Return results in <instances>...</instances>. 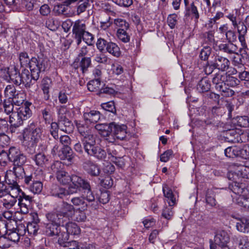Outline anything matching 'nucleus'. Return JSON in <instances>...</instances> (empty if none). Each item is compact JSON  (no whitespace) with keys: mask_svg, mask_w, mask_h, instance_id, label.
<instances>
[{"mask_svg":"<svg viewBox=\"0 0 249 249\" xmlns=\"http://www.w3.org/2000/svg\"><path fill=\"white\" fill-rule=\"evenodd\" d=\"M32 159L36 165L41 167H42L48 161L47 157L42 153H39L35 155Z\"/></svg>","mask_w":249,"mask_h":249,"instance_id":"nucleus-39","label":"nucleus"},{"mask_svg":"<svg viewBox=\"0 0 249 249\" xmlns=\"http://www.w3.org/2000/svg\"><path fill=\"white\" fill-rule=\"evenodd\" d=\"M185 15L191 16L192 18H195V21H197L199 18V14L197 8L196 6L195 5L194 2H192L189 6L187 7Z\"/></svg>","mask_w":249,"mask_h":249,"instance_id":"nucleus-33","label":"nucleus"},{"mask_svg":"<svg viewBox=\"0 0 249 249\" xmlns=\"http://www.w3.org/2000/svg\"><path fill=\"white\" fill-rule=\"evenodd\" d=\"M9 123L11 124L9 130L11 133H15L19 126L22 125L23 120L17 111H15L9 116Z\"/></svg>","mask_w":249,"mask_h":249,"instance_id":"nucleus-12","label":"nucleus"},{"mask_svg":"<svg viewBox=\"0 0 249 249\" xmlns=\"http://www.w3.org/2000/svg\"><path fill=\"white\" fill-rule=\"evenodd\" d=\"M6 236L5 233L0 236V248L1 249L8 248L11 246V242Z\"/></svg>","mask_w":249,"mask_h":249,"instance_id":"nucleus-59","label":"nucleus"},{"mask_svg":"<svg viewBox=\"0 0 249 249\" xmlns=\"http://www.w3.org/2000/svg\"><path fill=\"white\" fill-rule=\"evenodd\" d=\"M76 61L74 62V67L77 65V68H79L83 73L86 72L91 65V58L89 57H82L79 62V65Z\"/></svg>","mask_w":249,"mask_h":249,"instance_id":"nucleus-31","label":"nucleus"},{"mask_svg":"<svg viewBox=\"0 0 249 249\" xmlns=\"http://www.w3.org/2000/svg\"><path fill=\"white\" fill-rule=\"evenodd\" d=\"M83 167L91 176L97 177L100 174V169L98 165L90 160H86L83 163Z\"/></svg>","mask_w":249,"mask_h":249,"instance_id":"nucleus-15","label":"nucleus"},{"mask_svg":"<svg viewBox=\"0 0 249 249\" xmlns=\"http://www.w3.org/2000/svg\"><path fill=\"white\" fill-rule=\"evenodd\" d=\"M101 81L99 78L90 80L87 85L88 89L92 92H97L100 90Z\"/></svg>","mask_w":249,"mask_h":249,"instance_id":"nucleus-40","label":"nucleus"},{"mask_svg":"<svg viewBox=\"0 0 249 249\" xmlns=\"http://www.w3.org/2000/svg\"><path fill=\"white\" fill-rule=\"evenodd\" d=\"M14 104L10 98L5 99L3 101L2 105L4 112L7 115H10L14 112Z\"/></svg>","mask_w":249,"mask_h":249,"instance_id":"nucleus-42","label":"nucleus"},{"mask_svg":"<svg viewBox=\"0 0 249 249\" xmlns=\"http://www.w3.org/2000/svg\"><path fill=\"white\" fill-rule=\"evenodd\" d=\"M111 132L116 139L120 140H124L126 134L127 127L125 125H119L113 122L111 123Z\"/></svg>","mask_w":249,"mask_h":249,"instance_id":"nucleus-13","label":"nucleus"},{"mask_svg":"<svg viewBox=\"0 0 249 249\" xmlns=\"http://www.w3.org/2000/svg\"><path fill=\"white\" fill-rule=\"evenodd\" d=\"M246 218H243L241 220H240L236 223V228L237 230L241 232H248L249 230L247 228L246 225Z\"/></svg>","mask_w":249,"mask_h":249,"instance_id":"nucleus-57","label":"nucleus"},{"mask_svg":"<svg viewBox=\"0 0 249 249\" xmlns=\"http://www.w3.org/2000/svg\"><path fill=\"white\" fill-rule=\"evenodd\" d=\"M12 170H9L6 172L5 181L8 184L9 188L12 190H15L19 192L20 188L18 185L17 180L22 179L27 176L25 174L23 165H13Z\"/></svg>","mask_w":249,"mask_h":249,"instance_id":"nucleus-4","label":"nucleus"},{"mask_svg":"<svg viewBox=\"0 0 249 249\" xmlns=\"http://www.w3.org/2000/svg\"><path fill=\"white\" fill-rule=\"evenodd\" d=\"M232 63L235 66L240 68L241 71L245 69V67L242 64V57L238 53H236L232 58Z\"/></svg>","mask_w":249,"mask_h":249,"instance_id":"nucleus-58","label":"nucleus"},{"mask_svg":"<svg viewBox=\"0 0 249 249\" xmlns=\"http://www.w3.org/2000/svg\"><path fill=\"white\" fill-rule=\"evenodd\" d=\"M31 105V103L26 101L24 106L18 108L17 111L23 121L29 118L32 115V111L29 107V105Z\"/></svg>","mask_w":249,"mask_h":249,"instance_id":"nucleus-23","label":"nucleus"},{"mask_svg":"<svg viewBox=\"0 0 249 249\" xmlns=\"http://www.w3.org/2000/svg\"><path fill=\"white\" fill-rule=\"evenodd\" d=\"M18 91L16 90V88L13 85H9L7 86L4 90V94L8 98H11L14 96Z\"/></svg>","mask_w":249,"mask_h":249,"instance_id":"nucleus-56","label":"nucleus"},{"mask_svg":"<svg viewBox=\"0 0 249 249\" xmlns=\"http://www.w3.org/2000/svg\"><path fill=\"white\" fill-rule=\"evenodd\" d=\"M8 158L13 163V165H23L27 159L26 156L18 148L15 147L9 148Z\"/></svg>","mask_w":249,"mask_h":249,"instance_id":"nucleus-7","label":"nucleus"},{"mask_svg":"<svg viewBox=\"0 0 249 249\" xmlns=\"http://www.w3.org/2000/svg\"><path fill=\"white\" fill-rule=\"evenodd\" d=\"M178 16L176 14H170L167 18L168 25L171 29H174L177 23Z\"/></svg>","mask_w":249,"mask_h":249,"instance_id":"nucleus-61","label":"nucleus"},{"mask_svg":"<svg viewBox=\"0 0 249 249\" xmlns=\"http://www.w3.org/2000/svg\"><path fill=\"white\" fill-rule=\"evenodd\" d=\"M19 60L20 62V64L21 67H26L29 66V68L30 69L31 62H32L33 59H35L36 60L38 64L37 66H40V64H42V62L43 63L45 66L48 67V62L46 60L43 59L42 58H38L37 59L36 57H32L31 59H30L28 56V53L26 52H21L19 54Z\"/></svg>","mask_w":249,"mask_h":249,"instance_id":"nucleus-10","label":"nucleus"},{"mask_svg":"<svg viewBox=\"0 0 249 249\" xmlns=\"http://www.w3.org/2000/svg\"><path fill=\"white\" fill-rule=\"evenodd\" d=\"M117 35L118 38L124 43L128 42L130 40V36L126 32V30H118Z\"/></svg>","mask_w":249,"mask_h":249,"instance_id":"nucleus-53","label":"nucleus"},{"mask_svg":"<svg viewBox=\"0 0 249 249\" xmlns=\"http://www.w3.org/2000/svg\"><path fill=\"white\" fill-rule=\"evenodd\" d=\"M111 123L98 124L95 126V128L102 136L107 137L111 132Z\"/></svg>","mask_w":249,"mask_h":249,"instance_id":"nucleus-24","label":"nucleus"},{"mask_svg":"<svg viewBox=\"0 0 249 249\" xmlns=\"http://www.w3.org/2000/svg\"><path fill=\"white\" fill-rule=\"evenodd\" d=\"M14 104L20 106L23 104L25 100V94L23 92H17L16 94L11 98Z\"/></svg>","mask_w":249,"mask_h":249,"instance_id":"nucleus-48","label":"nucleus"},{"mask_svg":"<svg viewBox=\"0 0 249 249\" xmlns=\"http://www.w3.org/2000/svg\"><path fill=\"white\" fill-rule=\"evenodd\" d=\"M46 217L48 221V223L61 225L63 223V218L59 214L55 209L54 212H51L46 214Z\"/></svg>","mask_w":249,"mask_h":249,"instance_id":"nucleus-22","label":"nucleus"},{"mask_svg":"<svg viewBox=\"0 0 249 249\" xmlns=\"http://www.w3.org/2000/svg\"><path fill=\"white\" fill-rule=\"evenodd\" d=\"M162 191L165 197L167 198V201L170 206H173L175 204L176 199L173 194L172 190L165 185L162 187Z\"/></svg>","mask_w":249,"mask_h":249,"instance_id":"nucleus-34","label":"nucleus"},{"mask_svg":"<svg viewBox=\"0 0 249 249\" xmlns=\"http://www.w3.org/2000/svg\"><path fill=\"white\" fill-rule=\"evenodd\" d=\"M229 188L234 194L231 195L233 201L249 209V197L248 196L249 191L245 184L235 182L230 185Z\"/></svg>","mask_w":249,"mask_h":249,"instance_id":"nucleus-2","label":"nucleus"},{"mask_svg":"<svg viewBox=\"0 0 249 249\" xmlns=\"http://www.w3.org/2000/svg\"><path fill=\"white\" fill-rule=\"evenodd\" d=\"M225 155L226 157L233 158L240 155L242 156L241 149H239L236 146L229 147L225 150Z\"/></svg>","mask_w":249,"mask_h":249,"instance_id":"nucleus-35","label":"nucleus"},{"mask_svg":"<svg viewBox=\"0 0 249 249\" xmlns=\"http://www.w3.org/2000/svg\"><path fill=\"white\" fill-rule=\"evenodd\" d=\"M226 74H216L213 79V82L215 85L216 89H222V87L226 85L225 82Z\"/></svg>","mask_w":249,"mask_h":249,"instance_id":"nucleus-30","label":"nucleus"},{"mask_svg":"<svg viewBox=\"0 0 249 249\" xmlns=\"http://www.w3.org/2000/svg\"><path fill=\"white\" fill-rule=\"evenodd\" d=\"M82 140L84 150L96 144V137L89 131L83 137Z\"/></svg>","mask_w":249,"mask_h":249,"instance_id":"nucleus-25","label":"nucleus"},{"mask_svg":"<svg viewBox=\"0 0 249 249\" xmlns=\"http://www.w3.org/2000/svg\"><path fill=\"white\" fill-rule=\"evenodd\" d=\"M89 4V0H80L78 2L76 13L78 15L85 11Z\"/></svg>","mask_w":249,"mask_h":249,"instance_id":"nucleus-51","label":"nucleus"},{"mask_svg":"<svg viewBox=\"0 0 249 249\" xmlns=\"http://www.w3.org/2000/svg\"><path fill=\"white\" fill-rule=\"evenodd\" d=\"M64 165L59 161H55L52 164L50 169L53 173H55L56 176L59 172L64 170Z\"/></svg>","mask_w":249,"mask_h":249,"instance_id":"nucleus-47","label":"nucleus"},{"mask_svg":"<svg viewBox=\"0 0 249 249\" xmlns=\"http://www.w3.org/2000/svg\"><path fill=\"white\" fill-rule=\"evenodd\" d=\"M42 133V128L38 125L37 122L30 121L23 131V141L29 142V144L34 145L41 139Z\"/></svg>","mask_w":249,"mask_h":249,"instance_id":"nucleus-3","label":"nucleus"},{"mask_svg":"<svg viewBox=\"0 0 249 249\" xmlns=\"http://www.w3.org/2000/svg\"><path fill=\"white\" fill-rule=\"evenodd\" d=\"M83 117L87 124L96 123L100 119L101 114L99 111L92 110L85 112Z\"/></svg>","mask_w":249,"mask_h":249,"instance_id":"nucleus-19","label":"nucleus"},{"mask_svg":"<svg viewBox=\"0 0 249 249\" xmlns=\"http://www.w3.org/2000/svg\"><path fill=\"white\" fill-rule=\"evenodd\" d=\"M45 232L48 236H54L60 232V225L52 223H47L45 224Z\"/></svg>","mask_w":249,"mask_h":249,"instance_id":"nucleus-21","label":"nucleus"},{"mask_svg":"<svg viewBox=\"0 0 249 249\" xmlns=\"http://www.w3.org/2000/svg\"><path fill=\"white\" fill-rule=\"evenodd\" d=\"M210 81L207 78L201 79L197 86V89L200 92H207L210 89Z\"/></svg>","mask_w":249,"mask_h":249,"instance_id":"nucleus-38","label":"nucleus"},{"mask_svg":"<svg viewBox=\"0 0 249 249\" xmlns=\"http://www.w3.org/2000/svg\"><path fill=\"white\" fill-rule=\"evenodd\" d=\"M106 51L113 56L118 57L121 55L120 48L115 43L108 42L106 48Z\"/></svg>","mask_w":249,"mask_h":249,"instance_id":"nucleus-32","label":"nucleus"},{"mask_svg":"<svg viewBox=\"0 0 249 249\" xmlns=\"http://www.w3.org/2000/svg\"><path fill=\"white\" fill-rule=\"evenodd\" d=\"M110 199V194L108 191L101 192L99 196L98 200L103 204L107 203Z\"/></svg>","mask_w":249,"mask_h":249,"instance_id":"nucleus-64","label":"nucleus"},{"mask_svg":"<svg viewBox=\"0 0 249 249\" xmlns=\"http://www.w3.org/2000/svg\"><path fill=\"white\" fill-rule=\"evenodd\" d=\"M239 247L241 249H249V238L244 236L239 237Z\"/></svg>","mask_w":249,"mask_h":249,"instance_id":"nucleus-55","label":"nucleus"},{"mask_svg":"<svg viewBox=\"0 0 249 249\" xmlns=\"http://www.w3.org/2000/svg\"><path fill=\"white\" fill-rule=\"evenodd\" d=\"M114 23L118 27V30H127L129 28V24L121 18L114 19Z\"/></svg>","mask_w":249,"mask_h":249,"instance_id":"nucleus-54","label":"nucleus"},{"mask_svg":"<svg viewBox=\"0 0 249 249\" xmlns=\"http://www.w3.org/2000/svg\"><path fill=\"white\" fill-rule=\"evenodd\" d=\"M72 151L69 146H63L58 151V155L62 160H67L71 161L72 158Z\"/></svg>","mask_w":249,"mask_h":249,"instance_id":"nucleus-29","label":"nucleus"},{"mask_svg":"<svg viewBox=\"0 0 249 249\" xmlns=\"http://www.w3.org/2000/svg\"><path fill=\"white\" fill-rule=\"evenodd\" d=\"M229 61L225 57L217 56L215 59L216 68L222 71H226L229 68Z\"/></svg>","mask_w":249,"mask_h":249,"instance_id":"nucleus-28","label":"nucleus"},{"mask_svg":"<svg viewBox=\"0 0 249 249\" xmlns=\"http://www.w3.org/2000/svg\"><path fill=\"white\" fill-rule=\"evenodd\" d=\"M244 132L241 133V131L239 129H235L227 131L225 137L227 141L231 142H242L246 140L244 138Z\"/></svg>","mask_w":249,"mask_h":249,"instance_id":"nucleus-9","label":"nucleus"},{"mask_svg":"<svg viewBox=\"0 0 249 249\" xmlns=\"http://www.w3.org/2000/svg\"><path fill=\"white\" fill-rule=\"evenodd\" d=\"M101 107L107 111H108L112 113L116 112V108L114 103L112 101L103 103L101 105Z\"/></svg>","mask_w":249,"mask_h":249,"instance_id":"nucleus-60","label":"nucleus"},{"mask_svg":"<svg viewBox=\"0 0 249 249\" xmlns=\"http://www.w3.org/2000/svg\"><path fill=\"white\" fill-rule=\"evenodd\" d=\"M24 186L34 194L40 193L43 188V184L40 181L35 180L32 175L26 176L24 180Z\"/></svg>","mask_w":249,"mask_h":249,"instance_id":"nucleus-8","label":"nucleus"},{"mask_svg":"<svg viewBox=\"0 0 249 249\" xmlns=\"http://www.w3.org/2000/svg\"><path fill=\"white\" fill-rule=\"evenodd\" d=\"M72 184L69 186V192L71 194L76 193L78 191V185L84 179L76 175H72Z\"/></svg>","mask_w":249,"mask_h":249,"instance_id":"nucleus-26","label":"nucleus"},{"mask_svg":"<svg viewBox=\"0 0 249 249\" xmlns=\"http://www.w3.org/2000/svg\"><path fill=\"white\" fill-rule=\"evenodd\" d=\"M65 230L68 232L69 234L78 235L80 232V228L74 223L67 224Z\"/></svg>","mask_w":249,"mask_h":249,"instance_id":"nucleus-46","label":"nucleus"},{"mask_svg":"<svg viewBox=\"0 0 249 249\" xmlns=\"http://www.w3.org/2000/svg\"><path fill=\"white\" fill-rule=\"evenodd\" d=\"M94 56V60L98 63L107 64L108 61L107 56L101 52L99 53H95Z\"/></svg>","mask_w":249,"mask_h":249,"instance_id":"nucleus-52","label":"nucleus"},{"mask_svg":"<svg viewBox=\"0 0 249 249\" xmlns=\"http://www.w3.org/2000/svg\"><path fill=\"white\" fill-rule=\"evenodd\" d=\"M8 74L11 81L17 86L22 84L21 73H19L15 66H11L8 69Z\"/></svg>","mask_w":249,"mask_h":249,"instance_id":"nucleus-17","label":"nucleus"},{"mask_svg":"<svg viewBox=\"0 0 249 249\" xmlns=\"http://www.w3.org/2000/svg\"><path fill=\"white\" fill-rule=\"evenodd\" d=\"M50 193L52 196H57L60 198H63L64 197L68 195L71 194L69 192V187L68 190L61 187L56 184H53L51 187Z\"/></svg>","mask_w":249,"mask_h":249,"instance_id":"nucleus-18","label":"nucleus"},{"mask_svg":"<svg viewBox=\"0 0 249 249\" xmlns=\"http://www.w3.org/2000/svg\"><path fill=\"white\" fill-rule=\"evenodd\" d=\"M65 227H63V229H60V232L56 236L58 237V242L61 246H66L69 239V233L65 230Z\"/></svg>","mask_w":249,"mask_h":249,"instance_id":"nucleus-37","label":"nucleus"},{"mask_svg":"<svg viewBox=\"0 0 249 249\" xmlns=\"http://www.w3.org/2000/svg\"><path fill=\"white\" fill-rule=\"evenodd\" d=\"M101 185L106 189L111 188L113 185V181L110 177H107L101 180Z\"/></svg>","mask_w":249,"mask_h":249,"instance_id":"nucleus-63","label":"nucleus"},{"mask_svg":"<svg viewBox=\"0 0 249 249\" xmlns=\"http://www.w3.org/2000/svg\"><path fill=\"white\" fill-rule=\"evenodd\" d=\"M95 53H96V49L91 44L83 46L79 49L78 57L76 58L75 60L79 61L80 60L79 57L91 58V57L94 56Z\"/></svg>","mask_w":249,"mask_h":249,"instance_id":"nucleus-16","label":"nucleus"},{"mask_svg":"<svg viewBox=\"0 0 249 249\" xmlns=\"http://www.w3.org/2000/svg\"><path fill=\"white\" fill-rule=\"evenodd\" d=\"M36 60L33 59L31 62L30 72L27 69H24L21 71V82L26 88H29L38 79L40 73L44 71L48 68L45 66L43 63L40 64V67L37 66Z\"/></svg>","mask_w":249,"mask_h":249,"instance_id":"nucleus-1","label":"nucleus"},{"mask_svg":"<svg viewBox=\"0 0 249 249\" xmlns=\"http://www.w3.org/2000/svg\"><path fill=\"white\" fill-rule=\"evenodd\" d=\"M55 209L63 218L69 216L74 211V208L72 205L64 201H63L60 206Z\"/></svg>","mask_w":249,"mask_h":249,"instance_id":"nucleus-14","label":"nucleus"},{"mask_svg":"<svg viewBox=\"0 0 249 249\" xmlns=\"http://www.w3.org/2000/svg\"><path fill=\"white\" fill-rule=\"evenodd\" d=\"M56 178L60 183L66 185L71 181L72 175L70 176L67 172L63 170L58 173L56 176Z\"/></svg>","mask_w":249,"mask_h":249,"instance_id":"nucleus-36","label":"nucleus"},{"mask_svg":"<svg viewBox=\"0 0 249 249\" xmlns=\"http://www.w3.org/2000/svg\"><path fill=\"white\" fill-rule=\"evenodd\" d=\"M17 202L16 199L11 195H7L3 200V205L7 209H11Z\"/></svg>","mask_w":249,"mask_h":249,"instance_id":"nucleus-50","label":"nucleus"},{"mask_svg":"<svg viewBox=\"0 0 249 249\" xmlns=\"http://www.w3.org/2000/svg\"><path fill=\"white\" fill-rule=\"evenodd\" d=\"M225 82L226 83V86L228 85L231 87H234L239 84V81L237 78L233 76L227 75Z\"/></svg>","mask_w":249,"mask_h":249,"instance_id":"nucleus-62","label":"nucleus"},{"mask_svg":"<svg viewBox=\"0 0 249 249\" xmlns=\"http://www.w3.org/2000/svg\"><path fill=\"white\" fill-rule=\"evenodd\" d=\"M41 114L45 123L50 124L52 119L51 107L50 106H48L43 109H42Z\"/></svg>","mask_w":249,"mask_h":249,"instance_id":"nucleus-44","label":"nucleus"},{"mask_svg":"<svg viewBox=\"0 0 249 249\" xmlns=\"http://www.w3.org/2000/svg\"><path fill=\"white\" fill-rule=\"evenodd\" d=\"M9 130V125L5 119H0V139H8L9 138L5 134Z\"/></svg>","mask_w":249,"mask_h":249,"instance_id":"nucleus-41","label":"nucleus"},{"mask_svg":"<svg viewBox=\"0 0 249 249\" xmlns=\"http://www.w3.org/2000/svg\"><path fill=\"white\" fill-rule=\"evenodd\" d=\"M41 86L44 94V98L45 100H48L50 97V89L52 86L51 79L48 77L43 78L41 82Z\"/></svg>","mask_w":249,"mask_h":249,"instance_id":"nucleus-27","label":"nucleus"},{"mask_svg":"<svg viewBox=\"0 0 249 249\" xmlns=\"http://www.w3.org/2000/svg\"><path fill=\"white\" fill-rule=\"evenodd\" d=\"M86 30L85 23L80 20H77L73 23L72 34L73 36H84Z\"/></svg>","mask_w":249,"mask_h":249,"instance_id":"nucleus-20","label":"nucleus"},{"mask_svg":"<svg viewBox=\"0 0 249 249\" xmlns=\"http://www.w3.org/2000/svg\"><path fill=\"white\" fill-rule=\"evenodd\" d=\"M220 50L228 53H234L237 50V47L231 43L221 44L219 46Z\"/></svg>","mask_w":249,"mask_h":249,"instance_id":"nucleus-43","label":"nucleus"},{"mask_svg":"<svg viewBox=\"0 0 249 249\" xmlns=\"http://www.w3.org/2000/svg\"><path fill=\"white\" fill-rule=\"evenodd\" d=\"M118 147L113 143L108 146L107 150L108 155H110L112 158L117 160L118 158H120V155L117 151Z\"/></svg>","mask_w":249,"mask_h":249,"instance_id":"nucleus-49","label":"nucleus"},{"mask_svg":"<svg viewBox=\"0 0 249 249\" xmlns=\"http://www.w3.org/2000/svg\"><path fill=\"white\" fill-rule=\"evenodd\" d=\"M46 27L52 31H55L58 28L59 26V21L53 18H48L45 22Z\"/></svg>","mask_w":249,"mask_h":249,"instance_id":"nucleus-45","label":"nucleus"},{"mask_svg":"<svg viewBox=\"0 0 249 249\" xmlns=\"http://www.w3.org/2000/svg\"><path fill=\"white\" fill-rule=\"evenodd\" d=\"M84 150L89 156L93 157L98 160L105 159L107 156L106 151L101 146L96 144Z\"/></svg>","mask_w":249,"mask_h":249,"instance_id":"nucleus-11","label":"nucleus"},{"mask_svg":"<svg viewBox=\"0 0 249 249\" xmlns=\"http://www.w3.org/2000/svg\"><path fill=\"white\" fill-rule=\"evenodd\" d=\"M228 177L230 180H233L229 186L235 182L238 183L237 180L240 178H249V167L242 165L235 166L233 171L228 173Z\"/></svg>","mask_w":249,"mask_h":249,"instance_id":"nucleus-5","label":"nucleus"},{"mask_svg":"<svg viewBox=\"0 0 249 249\" xmlns=\"http://www.w3.org/2000/svg\"><path fill=\"white\" fill-rule=\"evenodd\" d=\"M66 111L65 106H61L57 109L58 118L59 121L60 130L67 133H70L73 129V125L66 116L65 113Z\"/></svg>","mask_w":249,"mask_h":249,"instance_id":"nucleus-6","label":"nucleus"}]
</instances>
